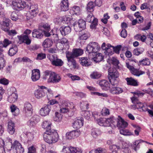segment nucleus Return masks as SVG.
Wrapping results in <instances>:
<instances>
[{
	"label": "nucleus",
	"instance_id": "obj_10",
	"mask_svg": "<svg viewBox=\"0 0 153 153\" xmlns=\"http://www.w3.org/2000/svg\"><path fill=\"white\" fill-rule=\"evenodd\" d=\"M43 30H41L39 28L38 29H34L32 31V36L33 37L36 38L38 39H42L43 36Z\"/></svg>",
	"mask_w": 153,
	"mask_h": 153
},
{
	"label": "nucleus",
	"instance_id": "obj_32",
	"mask_svg": "<svg viewBox=\"0 0 153 153\" xmlns=\"http://www.w3.org/2000/svg\"><path fill=\"white\" fill-rule=\"evenodd\" d=\"M132 102L135 103V106L137 109H141L143 106V104L137 100V99L135 97H133L131 98Z\"/></svg>",
	"mask_w": 153,
	"mask_h": 153
},
{
	"label": "nucleus",
	"instance_id": "obj_30",
	"mask_svg": "<svg viewBox=\"0 0 153 153\" xmlns=\"http://www.w3.org/2000/svg\"><path fill=\"white\" fill-rule=\"evenodd\" d=\"M11 24L10 20L7 18H5L4 20L1 23V25L5 27H6V28L4 29V30L5 31H8L9 28V26Z\"/></svg>",
	"mask_w": 153,
	"mask_h": 153
},
{
	"label": "nucleus",
	"instance_id": "obj_2",
	"mask_svg": "<svg viewBox=\"0 0 153 153\" xmlns=\"http://www.w3.org/2000/svg\"><path fill=\"white\" fill-rule=\"evenodd\" d=\"M100 49V46L97 43L91 42L87 45L86 47V51L90 53H94L95 54Z\"/></svg>",
	"mask_w": 153,
	"mask_h": 153
},
{
	"label": "nucleus",
	"instance_id": "obj_21",
	"mask_svg": "<svg viewBox=\"0 0 153 153\" xmlns=\"http://www.w3.org/2000/svg\"><path fill=\"white\" fill-rule=\"evenodd\" d=\"M83 124V119L82 118L77 119L73 123L72 126L74 128L76 129L81 128Z\"/></svg>",
	"mask_w": 153,
	"mask_h": 153
},
{
	"label": "nucleus",
	"instance_id": "obj_63",
	"mask_svg": "<svg viewBox=\"0 0 153 153\" xmlns=\"http://www.w3.org/2000/svg\"><path fill=\"white\" fill-rule=\"evenodd\" d=\"M59 42L62 44H63L67 46V48L69 47V43L68 40L65 38H63L60 40Z\"/></svg>",
	"mask_w": 153,
	"mask_h": 153
},
{
	"label": "nucleus",
	"instance_id": "obj_17",
	"mask_svg": "<svg viewBox=\"0 0 153 153\" xmlns=\"http://www.w3.org/2000/svg\"><path fill=\"white\" fill-rule=\"evenodd\" d=\"M117 126L120 129L125 128L128 126L127 123L125 121L120 117L118 116L117 119Z\"/></svg>",
	"mask_w": 153,
	"mask_h": 153
},
{
	"label": "nucleus",
	"instance_id": "obj_64",
	"mask_svg": "<svg viewBox=\"0 0 153 153\" xmlns=\"http://www.w3.org/2000/svg\"><path fill=\"white\" fill-rule=\"evenodd\" d=\"M28 153H36V149L35 146H32L28 148Z\"/></svg>",
	"mask_w": 153,
	"mask_h": 153
},
{
	"label": "nucleus",
	"instance_id": "obj_15",
	"mask_svg": "<svg viewBox=\"0 0 153 153\" xmlns=\"http://www.w3.org/2000/svg\"><path fill=\"white\" fill-rule=\"evenodd\" d=\"M109 68L108 69V77H118L119 76V73L117 71L119 68Z\"/></svg>",
	"mask_w": 153,
	"mask_h": 153
},
{
	"label": "nucleus",
	"instance_id": "obj_28",
	"mask_svg": "<svg viewBox=\"0 0 153 153\" xmlns=\"http://www.w3.org/2000/svg\"><path fill=\"white\" fill-rule=\"evenodd\" d=\"M34 94L35 97L37 99L41 98L45 95V93L44 90L41 89H38L35 91Z\"/></svg>",
	"mask_w": 153,
	"mask_h": 153
},
{
	"label": "nucleus",
	"instance_id": "obj_60",
	"mask_svg": "<svg viewBox=\"0 0 153 153\" xmlns=\"http://www.w3.org/2000/svg\"><path fill=\"white\" fill-rule=\"evenodd\" d=\"M104 53L106 55H108L109 56L114 53L112 48H107L105 49L104 51Z\"/></svg>",
	"mask_w": 153,
	"mask_h": 153
},
{
	"label": "nucleus",
	"instance_id": "obj_31",
	"mask_svg": "<svg viewBox=\"0 0 153 153\" xmlns=\"http://www.w3.org/2000/svg\"><path fill=\"white\" fill-rule=\"evenodd\" d=\"M53 44L52 40L49 38L46 39L43 42L42 46L45 48H48L51 47Z\"/></svg>",
	"mask_w": 153,
	"mask_h": 153
},
{
	"label": "nucleus",
	"instance_id": "obj_62",
	"mask_svg": "<svg viewBox=\"0 0 153 153\" xmlns=\"http://www.w3.org/2000/svg\"><path fill=\"white\" fill-rule=\"evenodd\" d=\"M98 21L97 19H95L94 20H92V23L90 25L91 28L95 29L98 25Z\"/></svg>",
	"mask_w": 153,
	"mask_h": 153
},
{
	"label": "nucleus",
	"instance_id": "obj_39",
	"mask_svg": "<svg viewBox=\"0 0 153 153\" xmlns=\"http://www.w3.org/2000/svg\"><path fill=\"white\" fill-rule=\"evenodd\" d=\"M101 133L100 131L98 128H94L91 130V135L94 138H96Z\"/></svg>",
	"mask_w": 153,
	"mask_h": 153
},
{
	"label": "nucleus",
	"instance_id": "obj_42",
	"mask_svg": "<svg viewBox=\"0 0 153 153\" xmlns=\"http://www.w3.org/2000/svg\"><path fill=\"white\" fill-rule=\"evenodd\" d=\"M150 64V62L148 59L146 58L140 61L139 65L140 66H145L149 65Z\"/></svg>",
	"mask_w": 153,
	"mask_h": 153
},
{
	"label": "nucleus",
	"instance_id": "obj_13",
	"mask_svg": "<svg viewBox=\"0 0 153 153\" xmlns=\"http://www.w3.org/2000/svg\"><path fill=\"white\" fill-rule=\"evenodd\" d=\"M83 53V50L80 48H75L73 49L72 52H68L66 54L74 58L81 55Z\"/></svg>",
	"mask_w": 153,
	"mask_h": 153
},
{
	"label": "nucleus",
	"instance_id": "obj_29",
	"mask_svg": "<svg viewBox=\"0 0 153 153\" xmlns=\"http://www.w3.org/2000/svg\"><path fill=\"white\" fill-rule=\"evenodd\" d=\"M16 141H15L13 144H12V142L10 141H8V143H5L4 145V148H2V149H3V151L1 152H0V153H5V152L4 151V149L5 148H6L7 150L9 151L11 150L12 148L15 149V148L14 147V144Z\"/></svg>",
	"mask_w": 153,
	"mask_h": 153
},
{
	"label": "nucleus",
	"instance_id": "obj_1",
	"mask_svg": "<svg viewBox=\"0 0 153 153\" xmlns=\"http://www.w3.org/2000/svg\"><path fill=\"white\" fill-rule=\"evenodd\" d=\"M43 136L45 141L49 144L57 142L59 139L57 132L54 129L46 130Z\"/></svg>",
	"mask_w": 153,
	"mask_h": 153
},
{
	"label": "nucleus",
	"instance_id": "obj_20",
	"mask_svg": "<svg viewBox=\"0 0 153 153\" xmlns=\"http://www.w3.org/2000/svg\"><path fill=\"white\" fill-rule=\"evenodd\" d=\"M40 77V72L39 69H34L32 71L31 79L33 81L38 80Z\"/></svg>",
	"mask_w": 153,
	"mask_h": 153
},
{
	"label": "nucleus",
	"instance_id": "obj_34",
	"mask_svg": "<svg viewBox=\"0 0 153 153\" xmlns=\"http://www.w3.org/2000/svg\"><path fill=\"white\" fill-rule=\"evenodd\" d=\"M126 79L128 85H130L134 86H136L138 85L137 81L131 77L127 78H126Z\"/></svg>",
	"mask_w": 153,
	"mask_h": 153
},
{
	"label": "nucleus",
	"instance_id": "obj_27",
	"mask_svg": "<svg viewBox=\"0 0 153 153\" xmlns=\"http://www.w3.org/2000/svg\"><path fill=\"white\" fill-rule=\"evenodd\" d=\"M15 149L16 151V153H23L24 149L22 147L21 144L18 141H16L14 144Z\"/></svg>",
	"mask_w": 153,
	"mask_h": 153
},
{
	"label": "nucleus",
	"instance_id": "obj_33",
	"mask_svg": "<svg viewBox=\"0 0 153 153\" xmlns=\"http://www.w3.org/2000/svg\"><path fill=\"white\" fill-rule=\"evenodd\" d=\"M38 27L41 30L48 31L50 30V25L47 23H41L39 25Z\"/></svg>",
	"mask_w": 153,
	"mask_h": 153
},
{
	"label": "nucleus",
	"instance_id": "obj_58",
	"mask_svg": "<svg viewBox=\"0 0 153 153\" xmlns=\"http://www.w3.org/2000/svg\"><path fill=\"white\" fill-rule=\"evenodd\" d=\"M106 151L102 148H98L95 151L92 150L89 153H105Z\"/></svg>",
	"mask_w": 153,
	"mask_h": 153
},
{
	"label": "nucleus",
	"instance_id": "obj_46",
	"mask_svg": "<svg viewBox=\"0 0 153 153\" xmlns=\"http://www.w3.org/2000/svg\"><path fill=\"white\" fill-rule=\"evenodd\" d=\"M101 76V74L97 72H94L90 75L91 78L93 79H98Z\"/></svg>",
	"mask_w": 153,
	"mask_h": 153
},
{
	"label": "nucleus",
	"instance_id": "obj_6",
	"mask_svg": "<svg viewBox=\"0 0 153 153\" xmlns=\"http://www.w3.org/2000/svg\"><path fill=\"white\" fill-rule=\"evenodd\" d=\"M10 90L12 93L8 98V101L9 102L13 103L16 102L18 98V95L17 94L16 88L12 87Z\"/></svg>",
	"mask_w": 153,
	"mask_h": 153
},
{
	"label": "nucleus",
	"instance_id": "obj_14",
	"mask_svg": "<svg viewBox=\"0 0 153 153\" xmlns=\"http://www.w3.org/2000/svg\"><path fill=\"white\" fill-rule=\"evenodd\" d=\"M51 109V106L50 105H45L40 110V114L42 116H46L49 114Z\"/></svg>",
	"mask_w": 153,
	"mask_h": 153
},
{
	"label": "nucleus",
	"instance_id": "obj_44",
	"mask_svg": "<svg viewBox=\"0 0 153 153\" xmlns=\"http://www.w3.org/2000/svg\"><path fill=\"white\" fill-rule=\"evenodd\" d=\"M63 62L61 59L56 58L52 65L56 66H61L63 65Z\"/></svg>",
	"mask_w": 153,
	"mask_h": 153
},
{
	"label": "nucleus",
	"instance_id": "obj_35",
	"mask_svg": "<svg viewBox=\"0 0 153 153\" xmlns=\"http://www.w3.org/2000/svg\"><path fill=\"white\" fill-rule=\"evenodd\" d=\"M11 111L14 116L18 115L20 113V110L19 108L14 105H12L10 107Z\"/></svg>",
	"mask_w": 153,
	"mask_h": 153
},
{
	"label": "nucleus",
	"instance_id": "obj_5",
	"mask_svg": "<svg viewBox=\"0 0 153 153\" xmlns=\"http://www.w3.org/2000/svg\"><path fill=\"white\" fill-rule=\"evenodd\" d=\"M12 4L14 8L17 10H21L27 7L26 3L21 0H15L13 1Z\"/></svg>",
	"mask_w": 153,
	"mask_h": 153
},
{
	"label": "nucleus",
	"instance_id": "obj_8",
	"mask_svg": "<svg viewBox=\"0 0 153 153\" xmlns=\"http://www.w3.org/2000/svg\"><path fill=\"white\" fill-rule=\"evenodd\" d=\"M23 111L26 116H30L32 114V107L30 103L27 102L24 104Z\"/></svg>",
	"mask_w": 153,
	"mask_h": 153
},
{
	"label": "nucleus",
	"instance_id": "obj_16",
	"mask_svg": "<svg viewBox=\"0 0 153 153\" xmlns=\"http://www.w3.org/2000/svg\"><path fill=\"white\" fill-rule=\"evenodd\" d=\"M99 84L102 89L105 91H107L108 90H109L111 86L108 82L105 79L100 80L99 82Z\"/></svg>",
	"mask_w": 153,
	"mask_h": 153
},
{
	"label": "nucleus",
	"instance_id": "obj_37",
	"mask_svg": "<svg viewBox=\"0 0 153 153\" xmlns=\"http://www.w3.org/2000/svg\"><path fill=\"white\" fill-rule=\"evenodd\" d=\"M117 78L115 77H108L109 81L112 85L111 86H115L118 84L119 80Z\"/></svg>",
	"mask_w": 153,
	"mask_h": 153
},
{
	"label": "nucleus",
	"instance_id": "obj_19",
	"mask_svg": "<svg viewBox=\"0 0 153 153\" xmlns=\"http://www.w3.org/2000/svg\"><path fill=\"white\" fill-rule=\"evenodd\" d=\"M79 62L81 65L84 66H89L91 65L92 62L87 57H83L79 58Z\"/></svg>",
	"mask_w": 153,
	"mask_h": 153
},
{
	"label": "nucleus",
	"instance_id": "obj_12",
	"mask_svg": "<svg viewBox=\"0 0 153 153\" xmlns=\"http://www.w3.org/2000/svg\"><path fill=\"white\" fill-rule=\"evenodd\" d=\"M109 91L111 94L116 95H119L123 91L122 88L115 86H111Z\"/></svg>",
	"mask_w": 153,
	"mask_h": 153
},
{
	"label": "nucleus",
	"instance_id": "obj_59",
	"mask_svg": "<svg viewBox=\"0 0 153 153\" xmlns=\"http://www.w3.org/2000/svg\"><path fill=\"white\" fill-rule=\"evenodd\" d=\"M10 17L12 20L15 21H16L19 19L18 16L15 12L12 13Z\"/></svg>",
	"mask_w": 153,
	"mask_h": 153
},
{
	"label": "nucleus",
	"instance_id": "obj_47",
	"mask_svg": "<svg viewBox=\"0 0 153 153\" xmlns=\"http://www.w3.org/2000/svg\"><path fill=\"white\" fill-rule=\"evenodd\" d=\"M70 153H82V151L78 148L71 147H70Z\"/></svg>",
	"mask_w": 153,
	"mask_h": 153
},
{
	"label": "nucleus",
	"instance_id": "obj_36",
	"mask_svg": "<svg viewBox=\"0 0 153 153\" xmlns=\"http://www.w3.org/2000/svg\"><path fill=\"white\" fill-rule=\"evenodd\" d=\"M51 123L50 121H44L42 124V128H46V130L51 129Z\"/></svg>",
	"mask_w": 153,
	"mask_h": 153
},
{
	"label": "nucleus",
	"instance_id": "obj_24",
	"mask_svg": "<svg viewBox=\"0 0 153 153\" xmlns=\"http://www.w3.org/2000/svg\"><path fill=\"white\" fill-rule=\"evenodd\" d=\"M66 57L68 60V64L69 66L76 67L77 64L76 61L74 59V58L67 54H66Z\"/></svg>",
	"mask_w": 153,
	"mask_h": 153
},
{
	"label": "nucleus",
	"instance_id": "obj_26",
	"mask_svg": "<svg viewBox=\"0 0 153 153\" xmlns=\"http://www.w3.org/2000/svg\"><path fill=\"white\" fill-rule=\"evenodd\" d=\"M15 125L12 120L9 121L8 124L7 131L10 134H13L15 131Z\"/></svg>",
	"mask_w": 153,
	"mask_h": 153
},
{
	"label": "nucleus",
	"instance_id": "obj_41",
	"mask_svg": "<svg viewBox=\"0 0 153 153\" xmlns=\"http://www.w3.org/2000/svg\"><path fill=\"white\" fill-rule=\"evenodd\" d=\"M103 59V57L102 56L101 53H99L96 54V56L92 59L93 61L96 63L101 61Z\"/></svg>",
	"mask_w": 153,
	"mask_h": 153
},
{
	"label": "nucleus",
	"instance_id": "obj_51",
	"mask_svg": "<svg viewBox=\"0 0 153 153\" xmlns=\"http://www.w3.org/2000/svg\"><path fill=\"white\" fill-rule=\"evenodd\" d=\"M28 140L31 141L34 138V133L33 132H27L25 133Z\"/></svg>",
	"mask_w": 153,
	"mask_h": 153
},
{
	"label": "nucleus",
	"instance_id": "obj_40",
	"mask_svg": "<svg viewBox=\"0 0 153 153\" xmlns=\"http://www.w3.org/2000/svg\"><path fill=\"white\" fill-rule=\"evenodd\" d=\"M95 4L93 1H90L87 5V9L88 11L91 12L94 10Z\"/></svg>",
	"mask_w": 153,
	"mask_h": 153
},
{
	"label": "nucleus",
	"instance_id": "obj_55",
	"mask_svg": "<svg viewBox=\"0 0 153 153\" xmlns=\"http://www.w3.org/2000/svg\"><path fill=\"white\" fill-rule=\"evenodd\" d=\"M62 17L57 16L54 20V22L56 24L61 25L63 23Z\"/></svg>",
	"mask_w": 153,
	"mask_h": 153
},
{
	"label": "nucleus",
	"instance_id": "obj_45",
	"mask_svg": "<svg viewBox=\"0 0 153 153\" xmlns=\"http://www.w3.org/2000/svg\"><path fill=\"white\" fill-rule=\"evenodd\" d=\"M52 73V72L49 70L45 71L44 72V74L43 75V79L44 80H46L48 78L49 76L50 77L51 76Z\"/></svg>",
	"mask_w": 153,
	"mask_h": 153
},
{
	"label": "nucleus",
	"instance_id": "obj_25",
	"mask_svg": "<svg viewBox=\"0 0 153 153\" xmlns=\"http://www.w3.org/2000/svg\"><path fill=\"white\" fill-rule=\"evenodd\" d=\"M60 8L62 11H67L69 9V3L68 0H62L60 3Z\"/></svg>",
	"mask_w": 153,
	"mask_h": 153
},
{
	"label": "nucleus",
	"instance_id": "obj_50",
	"mask_svg": "<svg viewBox=\"0 0 153 153\" xmlns=\"http://www.w3.org/2000/svg\"><path fill=\"white\" fill-rule=\"evenodd\" d=\"M82 116H83L87 119H88L90 118L91 116V114L89 111H83L82 112Z\"/></svg>",
	"mask_w": 153,
	"mask_h": 153
},
{
	"label": "nucleus",
	"instance_id": "obj_52",
	"mask_svg": "<svg viewBox=\"0 0 153 153\" xmlns=\"http://www.w3.org/2000/svg\"><path fill=\"white\" fill-rule=\"evenodd\" d=\"M71 17V16L69 15L63 16V23L68 24L70 22Z\"/></svg>",
	"mask_w": 153,
	"mask_h": 153
},
{
	"label": "nucleus",
	"instance_id": "obj_9",
	"mask_svg": "<svg viewBox=\"0 0 153 153\" xmlns=\"http://www.w3.org/2000/svg\"><path fill=\"white\" fill-rule=\"evenodd\" d=\"M27 7L29 8V12L31 16H36L38 12V7L36 4H30L27 5Z\"/></svg>",
	"mask_w": 153,
	"mask_h": 153
},
{
	"label": "nucleus",
	"instance_id": "obj_49",
	"mask_svg": "<svg viewBox=\"0 0 153 153\" xmlns=\"http://www.w3.org/2000/svg\"><path fill=\"white\" fill-rule=\"evenodd\" d=\"M62 115L59 113L56 112L55 113V116L54 117V120L55 121H60L62 118Z\"/></svg>",
	"mask_w": 153,
	"mask_h": 153
},
{
	"label": "nucleus",
	"instance_id": "obj_38",
	"mask_svg": "<svg viewBox=\"0 0 153 153\" xmlns=\"http://www.w3.org/2000/svg\"><path fill=\"white\" fill-rule=\"evenodd\" d=\"M18 49L17 46L13 45L9 50L8 54L10 56L14 55L17 52Z\"/></svg>",
	"mask_w": 153,
	"mask_h": 153
},
{
	"label": "nucleus",
	"instance_id": "obj_22",
	"mask_svg": "<svg viewBox=\"0 0 153 153\" xmlns=\"http://www.w3.org/2000/svg\"><path fill=\"white\" fill-rule=\"evenodd\" d=\"M59 30L62 35L63 36H65L71 32V29L69 26H62L60 28Z\"/></svg>",
	"mask_w": 153,
	"mask_h": 153
},
{
	"label": "nucleus",
	"instance_id": "obj_56",
	"mask_svg": "<svg viewBox=\"0 0 153 153\" xmlns=\"http://www.w3.org/2000/svg\"><path fill=\"white\" fill-rule=\"evenodd\" d=\"M143 51V48H137L134 50L133 51V54L135 55L138 56L140 54L142 53Z\"/></svg>",
	"mask_w": 153,
	"mask_h": 153
},
{
	"label": "nucleus",
	"instance_id": "obj_53",
	"mask_svg": "<svg viewBox=\"0 0 153 153\" xmlns=\"http://www.w3.org/2000/svg\"><path fill=\"white\" fill-rule=\"evenodd\" d=\"M120 134L124 135H130L131 134V133L129 132L125 128H123L120 129Z\"/></svg>",
	"mask_w": 153,
	"mask_h": 153
},
{
	"label": "nucleus",
	"instance_id": "obj_48",
	"mask_svg": "<svg viewBox=\"0 0 153 153\" xmlns=\"http://www.w3.org/2000/svg\"><path fill=\"white\" fill-rule=\"evenodd\" d=\"M131 146H127L126 147L123 146L122 149L121 153H131Z\"/></svg>",
	"mask_w": 153,
	"mask_h": 153
},
{
	"label": "nucleus",
	"instance_id": "obj_43",
	"mask_svg": "<svg viewBox=\"0 0 153 153\" xmlns=\"http://www.w3.org/2000/svg\"><path fill=\"white\" fill-rule=\"evenodd\" d=\"M129 68L131 73L134 75L139 76L141 74L140 73L138 69H136L135 68Z\"/></svg>",
	"mask_w": 153,
	"mask_h": 153
},
{
	"label": "nucleus",
	"instance_id": "obj_3",
	"mask_svg": "<svg viewBox=\"0 0 153 153\" xmlns=\"http://www.w3.org/2000/svg\"><path fill=\"white\" fill-rule=\"evenodd\" d=\"M99 125H101L103 124L105 126H111V124L114 123L116 121L114 117H112L106 119L105 118L98 119L96 120Z\"/></svg>",
	"mask_w": 153,
	"mask_h": 153
},
{
	"label": "nucleus",
	"instance_id": "obj_54",
	"mask_svg": "<svg viewBox=\"0 0 153 153\" xmlns=\"http://www.w3.org/2000/svg\"><path fill=\"white\" fill-rule=\"evenodd\" d=\"M141 109L143 111H147L149 114L153 116V111L147 108L146 104H143V106H142Z\"/></svg>",
	"mask_w": 153,
	"mask_h": 153
},
{
	"label": "nucleus",
	"instance_id": "obj_7",
	"mask_svg": "<svg viewBox=\"0 0 153 153\" xmlns=\"http://www.w3.org/2000/svg\"><path fill=\"white\" fill-rule=\"evenodd\" d=\"M61 79V76L54 72H53L49 78H48V82L57 83L60 81Z\"/></svg>",
	"mask_w": 153,
	"mask_h": 153
},
{
	"label": "nucleus",
	"instance_id": "obj_61",
	"mask_svg": "<svg viewBox=\"0 0 153 153\" xmlns=\"http://www.w3.org/2000/svg\"><path fill=\"white\" fill-rule=\"evenodd\" d=\"M72 10L74 13L77 15H79L80 13V9L79 6H75L72 8Z\"/></svg>",
	"mask_w": 153,
	"mask_h": 153
},
{
	"label": "nucleus",
	"instance_id": "obj_18",
	"mask_svg": "<svg viewBox=\"0 0 153 153\" xmlns=\"http://www.w3.org/2000/svg\"><path fill=\"white\" fill-rule=\"evenodd\" d=\"M18 37L20 42V43H25L27 45H29L31 42V40L29 38L27 35H23Z\"/></svg>",
	"mask_w": 153,
	"mask_h": 153
},
{
	"label": "nucleus",
	"instance_id": "obj_4",
	"mask_svg": "<svg viewBox=\"0 0 153 153\" xmlns=\"http://www.w3.org/2000/svg\"><path fill=\"white\" fill-rule=\"evenodd\" d=\"M74 28L76 32H80L84 30L86 27L85 21L82 19H80L77 22L74 24Z\"/></svg>",
	"mask_w": 153,
	"mask_h": 153
},
{
	"label": "nucleus",
	"instance_id": "obj_57",
	"mask_svg": "<svg viewBox=\"0 0 153 153\" xmlns=\"http://www.w3.org/2000/svg\"><path fill=\"white\" fill-rule=\"evenodd\" d=\"M95 19H97L95 18L92 14L90 13L87 16L86 20L87 22H91L92 21V20H95Z\"/></svg>",
	"mask_w": 153,
	"mask_h": 153
},
{
	"label": "nucleus",
	"instance_id": "obj_11",
	"mask_svg": "<svg viewBox=\"0 0 153 153\" xmlns=\"http://www.w3.org/2000/svg\"><path fill=\"white\" fill-rule=\"evenodd\" d=\"M40 120V116L38 115L35 114L32 117L27 123L28 125L30 126H35Z\"/></svg>",
	"mask_w": 153,
	"mask_h": 153
},
{
	"label": "nucleus",
	"instance_id": "obj_23",
	"mask_svg": "<svg viewBox=\"0 0 153 153\" xmlns=\"http://www.w3.org/2000/svg\"><path fill=\"white\" fill-rule=\"evenodd\" d=\"M79 132L77 131H72L69 132H68L66 134V137L67 139H71L74 138L79 135Z\"/></svg>",
	"mask_w": 153,
	"mask_h": 153
}]
</instances>
